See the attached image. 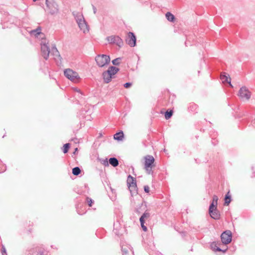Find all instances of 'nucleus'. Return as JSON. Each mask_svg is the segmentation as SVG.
<instances>
[{"label":"nucleus","instance_id":"nucleus-1","mask_svg":"<svg viewBox=\"0 0 255 255\" xmlns=\"http://www.w3.org/2000/svg\"><path fill=\"white\" fill-rule=\"evenodd\" d=\"M144 169L148 174H152V168L154 166L155 159L153 156L147 155L144 157Z\"/></svg>","mask_w":255,"mask_h":255},{"label":"nucleus","instance_id":"nucleus-2","mask_svg":"<svg viewBox=\"0 0 255 255\" xmlns=\"http://www.w3.org/2000/svg\"><path fill=\"white\" fill-rule=\"evenodd\" d=\"M95 61L99 67L103 68L108 66L111 61L109 56L105 54H99L95 57Z\"/></svg>","mask_w":255,"mask_h":255},{"label":"nucleus","instance_id":"nucleus-3","mask_svg":"<svg viewBox=\"0 0 255 255\" xmlns=\"http://www.w3.org/2000/svg\"><path fill=\"white\" fill-rule=\"evenodd\" d=\"M119 69L114 66H111L109 68L108 70L104 71L103 73L102 76L104 82L106 83H109L113 77L118 71Z\"/></svg>","mask_w":255,"mask_h":255},{"label":"nucleus","instance_id":"nucleus-4","mask_svg":"<svg viewBox=\"0 0 255 255\" xmlns=\"http://www.w3.org/2000/svg\"><path fill=\"white\" fill-rule=\"evenodd\" d=\"M127 182L131 196H133L136 195L137 194V188L135 179L130 175H129L128 177Z\"/></svg>","mask_w":255,"mask_h":255},{"label":"nucleus","instance_id":"nucleus-5","mask_svg":"<svg viewBox=\"0 0 255 255\" xmlns=\"http://www.w3.org/2000/svg\"><path fill=\"white\" fill-rule=\"evenodd\" d=\"M41 38L42 40L40 43L41 55L43 58L47 60L48 59L50 52L49 42L46 39H43L42 37Z\"/></svg>","mask_w":255,"mask_h":255},{"label":"nucleus","instance_id":"nucleus-6","mask_svg":"<svg viewBox=\"0 0 255 255\" xmlns=\"http://www.w3.org/2000/svg\"><path fill=\"white\" fill-rule=\"evenodd\" d=\"M64 75L70 81L77 83L80 79L78 74L70 69H66L64 71Z\"/></svg>","mask_w":255,"mask_h":255},{"label":"nucleus","instance_id":"nucleus-7","mask_svg":"<svg viewBox=\"0 0 255 255\" xmlns=\"http://www.w3.org/2000/svg\"><path fill=\"white\" fill-rule=\"evenodd\" d=\"M46 5L49 10L50 14L53 15L57 14L59 11L58 5L53 0H46Z\"/></svg>","mask_w":255,"mask_h":255},{"label":"nucleus","instance_id":"nucleus-8","mask_svg":"<svg viewBox=\"0 0 255 255\" xmlns=\"http://www.w3.org/2000/svg\"><path fill=\"white\" fill-rule=\"evenodd\" d=\"M232 234L231 231L227 230L224 232L221 235L222 243L224 245H228L232 241Z\"/></svg>","mask_w":255,"mask_h":255},{"label":"nucleus","instance_id":"nucleus-9","mask_svg":"<svg viewBox=\"0 0 255 255\" xmlns=\"http://www.w3.org/2000/svg\"><path fill=\"white\" fill-rule=\"evenodd\" d=\"M107 41L112 44H115L119 47H122L123 45V40L122 39L117 35H112L107 37Z\"/></svg>","mask_w":255,"mask_h":255},{"label":"nucleus","instance_id":"nucleus-10","mask_svg":"<svg viewBox=\"0 0 255 255\" xmlns=\"http://www.w3.org/2000/svg\"><path fill=\"white\" fill-rule=\"evenodd\" d=\"M238 96L242 99L249 100L251 96V93L246 87H242L239 90Z\"/></svg>","mask_w":255,"mask_h":255},{"label":"nucleus","instance_id":"nucleus-11","mask_svg":"<svg viewBox=\"0 0 255 255\" xmlns=\"http://www.w3.org/2000/svg\"><path fill=\"white\" fill-rule=\"evenodd\" d=\"M125 41L130 47H134L136 45V36L133 32H129L128 33Z\"/></svg>","mask_w":255,"mask_h":255},{"label":"nucleus","instance_id":"nucleus-12","mask_svg":"<svg viewBox=\"0 0 255 255\" xmlns=\"http://www.w3.org/2000/svg\"><path fill=\"white\" fill-rule=\"evenodd\" d=\"M123 255H133V251L131 246L127 244H123L122 245Z\"/></svg>","mask_w":255,"mask_h":255},{"label":"nucleus","instance_id":"nucleus-13","mask_svg":"<svg viewBox=\"0 0 255 255\" xmlns=\"http://www.w3.org/2000/svg\"><path fill=\"white\" fill-rule=\"evenodd\" d=\"M79 21L80 22L78 23V24L80 30L84 33L88 32L89 31V26L85 19L81 20H80Z\"/></svg>","mask_w":255,"mask_h":255},{"label":"nucleus","instance_id":"nucleus-14","mask_svg":"<svg viewBox=\"0 0 255 255\" xmlns=\"http://www.w3.org/2000/svg\"><path fill=\"white\" fill-rule=\"evenodd\" d=\"M51 55L53 56V58L56 61H61V58L60 57V55L55 46L52 47L51 50Z\"/></svg>","mask_w":255,"mask_h":255},{"label":"nucleus","instance_id":"nucleus-15","mask_svg":"<svg viewBox=\"0 0 255 255\" xmlns=\"http://www.w3.org/2000/svg\"><path fill=\"white\" fill-rule=\"evenodd\" d=\"M123 228L119 221H116L114 224V232L118 235L120 236L122 234V231Z\"/></svg>","mask_w":255,"mask_h":255},{"label":"nucleus","instance_id":"nucleus-16","mask_svg":"<svg viewBox=\"0 0 255 255\" xmlns=\"http://www.w3.org/2000/svg\"><path fill=\"white\" fill-rule=\"evenodd\" d=\"M209 212L211 218L215 220H218L220 218V214L219 211L216 209H213L212 210L209 209Z\"/></svg>","mask_w":255,"mask_h":255},{"label":"nucleus","instance_id":"nucleus-17","mask_svg":"<svg viewBox=\"0 0 255 255\" xmlns=\"http://www.w3.org/2000/svg\"><path fill=\"white\" fill-rule=\"evenodd\" d=\"M210 246L211 249L215 252H222L223 253H225L227 251V248L222 250L219 247H218L217 246V243L216 242H213L212 243H211Z\"/></svg>","mask_w":255,"mask_h":255},{"label":"nucleus","instance_id":"nucleus-18","mask_svg":"<svg viewBox=\"0 0 255 255\" xmlns=\"http://www.w3.org/2000/svg\"><path fill=\"white\" fill-rule=\"evenodd\" d=\"M221 79L223 83H228L231 87H233L231 83V78L229 75H226L225 73H223L221 75Z\"/></svg>","mask_w":255,"mask_h":255},{"label":"nucleus","instance_id":"nucleus-19","mask_svg":"<svg viewBox=\"0 0 255 255\" xmlns=\"http://www.w3.org/2000/svg\"><path fill=\"white\" fill-rule=\"evenodd\" d=\"M218 197L217 195H214L213 197V200L212 203H211L209 209L212 210L213 209H216L217 208V206L218 204Z\"/></svg>","mask_w":255,"mask_h":255},{"label":"nucleus","instance_id":"nucleus-20","mask_svg":"<svg viewBox=\"0 0 255 255\" xmlns=\"http://www.w3.org/2000/svg\"><path fill=\"white\" fill-rule=\"evenodd\" d=\"M30 34L32 36L37 37L38 35L44 36V34L41 32V28L40 27H37L36 29L31 30L30 32Z\"/></svg>","mask_w":255,"mask_h":255},{"label":"nucleus","instance_id":"nucleus-21","mask_svg":"<svg viewBox=\"0 0 255 255\" xmlns=\"http://www.w3.org/2000/svg\"><path fill=\"white\" fill-rule=\"evenodd\" d=\"M124 138V133L122 131L117 132L114 135V138L118 141H121Z\"/></svg>","mask_w":255,"mask_h":255},{"label":"nucleus","instance_id":"nucleus-22","mask_svg":"<svg viewBox=\"0 0 255 255\" xmlns=\"http://www.w3.org/2000/svg\"><path fill=\"white\" fill-rule=\"evenodd\" d=\"M109 163L114 167H116L119 165V161L115 157H111L109 159Z\"/></svg>","mask_w":255,"mask_h":255},{"label":"nucleus","instance_id":"nucleus-23","mask_svg":"<svg viewBox=\"0 0 255 255\" xmlns=\"http://www.w3.org/2000/svg\"><path fill=\"white\" fill-rule=\"evenodd\" d=\"M167 19L170 22H174L175 20V16L170 12H167L165 14Z\"/></svg>","mask_w":255,"mask_h":255},{"label":"nucleus","instance_id":"nucleus-24","mask_svg":"<svg viewBox=\"0 0 255 255\" xmlns=\"http://www.w3.org/2000/svg\"><path fill=\"white\" fill-rule=\"evenodd\" d=\"M231 202V196L229 192L227 193L225 197V205H228Z\"/></svg>","mask_w":255,"mask_h":255},{"label":"nucleus","instance_id":"nucleus-25","mask_svg":"<svg viewBox=\"0 0 255 255\" xmlns=\"http://www.w3.org/2000/svg\"><path fill=\"white\" fill-rule=\"evenodd\" d=\"M74 15L77 23L80 22V20H81L84 19L82 14L80 12H77L76 14H74Z\"/></svg>","mask_w":255,"mask_h":255},{"label":"nucleus","instance_id":"nucleus-26","mask_svg":"<svg viewBox=\"0 0 255 255\" xmlns=\"http://www.w3.org/2000/svg\"><path fill=\"white\" fill-rule=\"evenodd\" d=\"M6 18L7 19L4 20V22H9L10 24H13L15 22V18L11 15H7Z\"/></svg>","mask_w":255,"mask_h":255},{"label":"nucleus","instance_id":"nucleus-27","mask_svg":"<svg viewBox=\"0 0 255 255\" xmlns=\"http://www.w3.org/2000/svg\"><path fill=\"white\" fill-rule=\"evenodd\" d=\"M26 255H43L41 252H36L33 251H29L26 252Z\"/></svg>","mask_w":255,"mask_h":255},{"label":"nucleus","instance_id":"nucleus-28","mask_svg":"<svg viewBox=\"0 0 255 255\" xmlns=\"http://www.w3.org/2000/svg\"><path fill=\"white\" fill-rule=\"evenodd\" d=\"M81 173V169L79 167H75L72 169V173L74 175H78Z\"/></svg>","mask_w":255,"mask_h":255},{"label":"nucleus","instance_id":"nucleus-29","mask_svg":"<svg viewBox=\"0 0 255 255\" xmlns=\"http://www.w3.org/2000/svg\"><path fill=\"white\" fill-rule=\"evenodd\" d=\"M150 214L148 212H144L141 217L139 219L140 222H142V221H144L145 219H147L149 217Z\"/></svg>","mask_w":255,"mask_h":255},{"label":"nucleus","instance_id":"nucleus-30","mask_svg":"<svg viewBox=\"0 0 255 255\" xmlns=\"http://www.w3.org/2000/svg\"><path fill=\"white\" fill-rule=\"evenodd\" d=\"M173 114V111L170 110V111H167L165 113V118L166 120L169 119Z\"/></svg>","mask_w":255,"mask_h":255},{"label":"nucleus","instance_id":"nucleus-31","mask_svg":"<svg viewBox=\"0 0 255 255\" xmlns=\"http://www.w3.org/2000/svg\"><path fill=\"white\" fill-rule=\"evenodd\" d=\"M197 108H198V106L196 105L192 104L189 106V109L193 112H197L196 110H197Z\"/></svg>","mask_w":255,"mask_h":255},{"label":"nucleus","instance_id":"nucleus-32","mask_svg":"<svg viewBox=\"0 0 255 255\" xmlns=\"http://www.w3.org/2000/svg\"><path fill=\"white\" fill-rule=\"evenodd\" d=\"M70 147L69 143H66L63 145V152L64 153H66Z\"/></svg>","mask_w":255,"mask_h":255},{"label":"nucleus","instance_id":"nucleus-33","mask_svg":"<svg viewBox=\"0 0 255 255\" xmlns=\"http://www.w3.org/2000/svg\"><path fill=\"white\" fill-rule=\"evenodd\" d=\"M86 202L90 207H92V204L93 203V200L89 197L86 198Z\"/></svg>","mask_w":255,"mask_h":255},{"label":"nucleus","instance_id":"nucleus-34","mask_svg":"<svg viewBox=\"0 0 255 255\" xmlns=\"http://www.w3.org/2000/svg\"><path fill=\"white\" fill-rule=\"evenodd\" d=\"M120 58H116L112 61V63L114 65H118L119 64V60Z\"/></svg>","mask_w":255,"mask_h":255},{"label":"nucleus","instance_id":"nucleus-35","mask_svg":"<svg viewBox=\"0 0 255 255\" xmlns=\"http://www.w3.org/2000/svg\"><path fill=\"white\" fill-rule=\"evenodd\" d=\"M140 225L141 226L142 229L144 232H146L147 231V228L144 225V221H142V222H140Z\"/></svg>","mask_w":255,"mask_h":255},{"label":"nucleus","instance_id":"nucleus-36","mask_svg":"<svg viewBox=\"0 0 255 255\" xmlns=\"http://www.w3.org/2000/svg\"><path fill=\"white\" fill-rule=\"evenodd\" d=\"M73 90L77 92L78 94V96H82L83 94L81 91V90L77 88H74Z\"/></svg>","mask_w":255,"mask_h":255},{"label":"nucleus","instance_id":"nucleus-37","mask_svg":"<svg viewBox=\"0 0 255 255\" xmlns=\"http://www.w3.org/2000/svg\"><path fill=\"white\" fill-rule=\"evenodd\" d=\"M1 255H7L6 249L3 246H2Z\"/></svg>","mask_w":255,"mask_h":255},{"label":"nucleus","instance_id":"nucleus-38","mask_svg":"<svg viewBox=\"0 0 255 255\" xmlns=\"http://www.w3.org/2000/svg\"><path fill=\"white\" fill-rule=\"evenodd\" d=\"M144 191L146 193H149V187L147 185H145L144 186Z\"/></svg>","mask_w":255,"mask_h":255},{"label":"nucleus","instance_id":"nucleus-39","mask_svg":"<svg viewBox=\"0 0 255 255\" xmlns=\"http://www.w3.org/2000/svg\"><path fill=\"white\" fill-rule=\"evenodd\" d=\"M131 85H132V83L129 82V83H125L124 84V86L126 88H128L130 87Z\"/></svg>","mask_w":255,"mask_h":255},{"label":"nucleus","instance_id":"nucleus-40","mask_svg":"<svg viewBox=\"0 0 255 255\" xmlns=\"http://www.w3.org/2000/svg\"><path fill=\"white\" fill-rule=\"evenodd\" d=\"M103 164L105 166H108L109 165L108 162L107 161V159L105 160L103 162Z\"/></svg>","mask_w":255,"mask_h":255},{"label":"nucleus","instance_id":"nucleus-41","mask_svg":"<svg viewBox=\"0 0 255 255\" xmlns=\"http://www.w3.org/2000/svg\"><path fill=\"white\" fill-rule=\"evenodd\" d=\"M93 9L94 13L95 14L96 13V12H97V9L95 7V6H94V5H93Z\"/></svg>","mask_w":255,"mask_h":255},{"label":"nucleus","instance_id":"nucleus-42","mask_svg":"<svg viewBox=\"0 0 255 255\" xmlns=\"http://www.w3.org/2000/svg\"><path fill=\"white\" fill-rule=\"evenodd\" d=\"M77 151H78V148H76L75 149V151H74V153H74V154H75V153H76V152Z\"/></svg>","mask_w":255,"mask_h":255},{"label":"nucleus","instance_id":"nucleus-43","mask_svg":"<svg viewBox=\"0 0 255 255\" xmlns=\"http://www.w3.org/2000/svg\"><path fill=\"white\" fill-rule=\"evenodd\" d=\"M78 214H80V215H82L83 213H80L78 212Z\"/></svg>","mask_w":255,"mask_h":255},{"label":"nucleus","instance_id":"nucleus-44","mask_svg":"<svg viewBox=\"0 0 255 255\" xmlns=\"http://www.w3.org/2000/svg\"><path fill=\"white\" fill-rule=\"evenodd\" d=\"M6 170V168H5V169H4V170L2 172H3L4 171H5Z\"/></svg>","mask_w":255,"mask_h":255},{"label":"nucleus","instance_id":"nucleus-45","mask_svg":"<svg viewBox=\"0 0 255 255\" xmlns=\"http://www.w3.org/2000/svg\"><path fill=\"white\" fill-rule=\"evenodd\" d=\"M85 187L86 188H88V187H87V186L86 185H85Z\"/></svg>","mask_w":255,"mask_h":255}]
</instances>
